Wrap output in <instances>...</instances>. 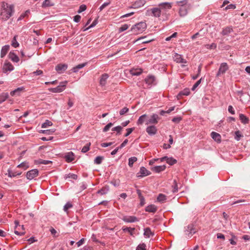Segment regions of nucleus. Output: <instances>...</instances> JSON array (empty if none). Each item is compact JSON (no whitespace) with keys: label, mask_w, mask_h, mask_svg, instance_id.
I'll list each match as a JSON object with an SVG mask.
<instances>
[{"label":"nucleus","mask_w":250,"mask_h":250,"mask_svg":"<svg viewBox=\"0 0 250 250\" xmlns=\"http://www.w3.org/2000/svg\"><path fill=\"white\" fill-rule=\"evenodd\" d=\"M233 32V29L231 26H227L224 28L221 32V34L223 36L229 35Z\"/></svg>","instance_id":"20"},{"label":"nucleus","mask_w":250,"mask_h":250,"mask_svg":"<svg viewBox=\"0 0 250 250\" xmlns=\"http://www.w3.org/2000/svg\"><path fill=\"white\" fill-rule=\"evenodd\" d=\"M157 199L158 202H164L167 200V197L165 195L160 193L158 195Z\"/></svg>","instance_id":"39"},{"label":"nucleus","mask_w":250,"mask_h":250,"mask_svg":"<svg viewBox=\"0 0 250 250\" xmlns=\"http://www.w3.org/2000/svg\"><path fill=\"white\" fill-rule=\"evenodd\" d=\"M190 94V91L188 88H185L183 90L180 91L178 94L177 97L178 99L182 98L183 95L188 96Z\"/></svg>","instance_id":"31"},{"label":"nucleus","mask_w":250,"mask_h":250,"mask_svg":"<svg viewBox=\"0 0 250 250\" xmlns=\"http://www.w3.org/2000/svg\"><path fill=\"white\" fill-rule=\"evenodd\" d=\"M108 77L109 75L106 73H104L101 76L100 80V83L102 86H104L105 85L106 80Z\"/></svg>","instance_id":"27"},{"label":"nucleus","mask_w":250,"mask_h":250,"mask_svg":"<svg viewBox=\"0 0 250 250\" xmlns=\"http://www.w3.org/2000/svg\"><path fill=\"white\" fill-rule=\"evenodd\" d=\"M67 177L69 178H71V179H73L74 180H76L78 178V176H77V175H76L75 174L69 173L67 175Z\"/></svg>","instance_id":"64"},{"label":"nucleus","mask_w":250,"mask_h":250,"mask_svg":"<svg viewBox=\"0 0 250 250\" xmlns=\"http://www.w3.org/2000/svg\"><path fill=\"white\" fill-rule=\"evenodd\" d=\"M72 207V205L70 202H67L63 207V210L65 211H67V210L71 208Z\"/></svg>","instance_id":"57"},{"label":"nucleus","mask_w":250,"mask_h":250,"mask_svg":"<svg viewBox=\"0 0 250 250\" xmlns=\"http://www.w3.org/2000/svg\"><path fill=\"white\" fill-rule=\"evenodd\" d=\"M52 124H52V123L51 121L47 120L45 121V122L44 123H43L42 124V128H45V127H47L48 126H51L52 125Z\"/></svg>","instance_id":"50"},{"label":"nucleus","mask_w":250,"mask_h":250,"mask_svg":"<svg viewBox=\"0 0 250 250\" xmlns=\"http://www.w3.org/2000/svg\"><path fill=\"white\" fill-rule=\"evenodd\" d=\"M159 117L157 114H153L147 121L146 124H156L158 122Z\"/></svg>","instance_id":"11"},{"label":"nucleus","mask_w":250,"mask_h":250,"mask_svg":"<svg viewBox=\"0 0 250 250\" xmlns=\"http://www.w3.org/2000/svg\"><path fill=\"white\" fill-rule=\"evenodd\" d=\"M172 192L175 193L178 191V184L176 180H174L173 185L172 186Z\"/></svg>","instance_id":"43"},{"label":"nucleus","mask_w":250,"mask_h":250,"mask_svg":"<svg viewBox=\"0 0 250 250\" xmlns=\"http://www.w3.org/2000/svg\"><path fill=\"white\" fill-rule=\"evenodd\" d=\"M122 129L123 127L121 126L118 125L117 126L112 128V130L116 131L117 134H119L121 133V131H122Z\"/></svg>","instance_id":"53"},{"label":"nucleus","mask_w":250,"mask_h":250,"mask_svg":"<svg viewBox=\"0 0 250 250\" xmlns=\"http://www.w3.org/2000/svg\"><path fill=\"white\" fill-rule=\"evenodd\" d=\"M67 68V64L65 63H59L55 67V70L58 73H63Z\"/></svg>","instance_id":"10"},{"label":"nucleus","mask_w":250,"mask_h":250,"mask_svg":"<svg viewBox=\"0 0 250 250\" xmlns=\"http://www.w3.org/2000/svg\"><path fill=\"white\" fill-rule=\"evenodd\" d=\"M67 83V81L62 82L56 87L49 88V91L53 93H60L65 89Z\"/></svg>","instance_id":"4"},{"label":"nucleus","mask_w":250,"mask_h":250,"mask_svg":"<svg viewBox=\"0 0 250 250\" xmlns=\"http://www.w3.org/2000/svg\"><path fill=\"white\" fill-rule=\"evenodd\" d=\"M145 82L149 86V87L156 84L155 78L152 75L147 76L145 79Z\"/></svg>","instance_id":"7"},{"label":"nucleus","mask_w":250,"mask_h":250,"mask_svg":"<svg viewBox=\"0 0 250 250\" xmlns=\"http://www.w3.org/2000/svg\"><path fill=\"white\" fill-rule=\"evenodd\" d=\"M166 168V165L163 166H155L154 167H151V169L154 172L156 173H159L161 171H164Z\"/></svg>","instance_id":"21"},{"label":"nucleus","mask_w":250,"mask_h":250,"mask_svg":"<svg viewBox=\"0 0 250 250\" xmlns=\"http://www.w3.org/2000/svg\"><path fill=\"white\" fill-rule=\"evenodd\" d=\"M129 26L127 24H125L123 25L121 27H120L119 28V32L120 33H121L122 32H123V31L127 30Z\"/></svg>","instance_id":"55"},{"label":"nucleus","mask_w":250,"mask_h":250,"mask_svg":"<svg viewBox=\"0 0 250 250\" xmlns=\"http://www.w3.org/2000/svg\"><path fill=\"white\" fill-rule=\"evenodd\" d=\"M110 4V1L109 0L104 3L99 8L100 11H102L105 7L108 6Z\"/></svg>","instance_id":"54"},{"label":"nucleus","mask_w":250,"mask_h":250,"mask_svg":"<svg viewBox=\"0 0 250 250\" xmlns=\"http://www.w3.org/2000/svg\"><path fill=\"white\" fill-rule=\"evenodd\" d=\"M9 59L13 62H18L19 61L18 56L14 52H10L8 55Z\"/></svg>","instance_id":"29"},{"label":"nucleus","mask_w":250,"mask_h":250,"mask_svg":"<svg viewBox=\"0 0 250 250\" xmlns=\"http://www.w3.org/2000/svg\"><path fill=\"white\" fill-rule=\"evenodd\" d=\"M86 9V6L84 4H82L79 7V9L78 11L79 13H81L83 11H84Z\"/></svg>","instance_id":"61"},{"label":"nucleus","mask_w":250,"mask_h":250,"mask_svg":"<svg viewBox=\"0 0 250 250\" xmlns=\"http://www.w3.org/2000/svg\"><path fill=\"white\" fill-rule=\"evenodd\" d=\"M12 45L13 47L15 48H17L19 46V43L16 40V36H15L12 41Z\"/></svg>","instance_id":"59"},{"label":"nucleus","mask_w":250,"mask_h":250,"mask_svg":"<svg viewBox=\"0 0 250 250\" xmlns=\"http://www.w3.org/2000/svg\"><path fill=\"white\" fill-rule=\"evenodd\" d=\"M151 174L150 172L147 170L145 167H142L140 168V170L139 173L137 174L138 177H143L144 176H146L149 175Z\"/></svg>","instance_id":"15"},{"label":"nucleus","mask_w":250,"mask_h":250,"mask_svg":"<svg viewBox=\"0 0 250 250\" xmlns=\"http://www.w3.org/2000/svg\"><path fill=\"white\" fill-rule=\"evenodd\" d=\"M146 28V24L145 22L138 23L131 28L130 31L132 34L137 35L142 33Z\"/></svg>","instance_id":"2"},{"label":"nucleus","mask_w":250,"mask_h":250,"mask_svg":"<svg viewBox=\"0 0 250 250\" xmlns=\"http://www.w3.org/2000/svg\"><path fill=\"white\" fill-rule=\"evenodd\" d=\"M9 97L8 93H2L0 94V104L4 102Z\"/></svg>","instance_id":"36"},{"label":"nucleus","mask_w":250,"mask_h":250,"mask_svg":"<svg viewBox=\"0 0 250 250\" xmlns=\"http://www.w3.org/2000/svg\"><path fill=\"white\" fill-rule=\"evenodd\" d=\"M143 72L141 69H133L130 70V73L133 76H139Z\"/></svg>","instance_id":"33"},{"label":"nucleus","mask_w":250,"mask_h":250,"mask_svg":"<svg viewBox=\"0 0 250 250\" xmlns=\"http://www.w3.org/2000/svg\"><path fill=\"white\" fill-rule=\"evenodd\" d=\"M136 250H146V245L144 243L139 244L136 248Z\"/></svg>","instance_id":"56"},{"label":"nucleus","mask_w":250,"mask_h":250,"mask_svg":"<svg viewBox=\"0 0 250 250\" xmlns=\"http://www.w3.org/2000/svg\"><path fill=\"white\" fill-rule=\"evenodd\" d=\"M86 63H83L79 64L77 65V66H76L75 67H74L72 68V70L74 72H77L78 71L79 69L83 68V67H84L86 65Z\"/></svg>","instance_id":"37"},{"label":"nucleus","mask_w":250,"mask_h":250,"mask_svg":"<svg viewBox=\"0 0 250 250\" xmlns=\"http://www.w3.org/2000/svg\"><path fill=\"white\" fill-rule=\"evenodd\" d=\"M10 48V46L8 45L3 46L1 50L0 57L3 58L7 53Z\"/></svg>","instance_id":"30"},{"label":"nucleus","mask_w":250,"mask_h":250,"mask_svg":"<svg viewBox=\"0 0 250 250\" xmlns=\"http://www.w3.org/2000/svg\"><path fill=\"white\" fill-rule=\"evenodd\" d=\"M129 109L126 107H125L120 110V114L121 115H123L127 113Z\"/></svg>","instance_id":"62"},{"label":"nucleus","mask_w":250,"mask_h":250,"mask_svg":"<svg viewBox=\"0 0 250 250\" xmlns=\"http://www.w3.org/2000/svg\"><path fill=\"white\" fill-rule=\"evenodd\" d=\"M146 117V114L143 115L141 116L137 121V125H142L145 122V119Z\"/></svg>","instance_id":"44"},{"label":"nucleus","mask_w":250,"mask_h":250,"mask_svg":"<svg viewBox=\"0 0 250 250\" xmlns=\"http://www.w3.org/2000/svg\"><path fill=\"white\" fill-rule=\"evenodd\" d=\"M113 125V124L112 123H108L103 128V132H105L108 131L109 128Z\"/></svg>","instance_id":"58"},{"label":"nucleus","mask_w":250,"mask_h":250,"mask_svg":"<svg viewBox=\"0 0 250 250\" xmlns=\"http://www.w3.org/2000/svg\"><path fill=\"white\" fill-rule=\"evenodd\" d=\"M109 186H105L103 187L101 189L99 190L97 192V193L101 195H103L106 194L109 191Z\"/></svg>","instance_id":"28"},{"label":"nucleus","mask_w":250,"mask_h":250,"mask_svg":"<svg viewBox=\"0 0 250 250\" xmlns=\"http://www.w3.org/2000/svg\"><path fill=\"white\" fill-rule=\"evenodd\" d=\"M201 80L202 79H200L195 83L191 88L192 91H194L199 86V85L201 83Z\"/></svg>","instance_id":"60"},{"label":"nucleus","mask_w":250,"mask_h":250,"mask_svg":"<svg viewBox=\"0 0 250 250\" xmlns=\"http://www.w3.org/2000/svg\"><path fill=\"white\" fill-rule=\"evenodd\" d=\"M157 129L156 127L154 125H150L147 127L146 128V132L149 135H154L156 134Z\"/></svg>","instance_id":"19"},{"label":"nucleus","mask_w":250,"mask_h":250,"mask_svg":"<svg viewBox=\"0 0 250 250\" xmlns=\"http://www.w3.org/2000/svg\"><path fill=\"white\" fill-rule=\"evenodd\" d=\"M167 163L172 166L177 163V160L173 158H167Z\"/></svg>","instance_id":"47"},{"label":"nucleus","mask_w":250,"mask_h":250,"mask_svg":"<svg viewBox=\"0 0 250 250\" xmlns=\"http://www.w3.org/2000/svg\"><path fill=\"white\" fill-rule=\"evenodd\" d=\"M146 36L141 37V38L138 39L136 40V42L139 41V40H143V41L142 42V43H149V42H151V41H152L153 40L152 39H151V40H146Z\"/></svg>","instance_id":"51"},{"label":"nucleus","mask_w":250,"mask_h":250,"mask_svg":"<svg viewBox=\"0 0 250 250\" xmlns=\"http://www.w3.org/2000/svg\"><path fill=\"white\" fill-rule=\"evenodd\" d=\"M14 223L15 225V231H14L15 233L17 235H20V236L24 235L25 233L24 231H23L20 232L18 230H16V229H20L18 228V227H19V228H21V229L23 230H24L23 225L21 226L19 224V222L18 220H15L14 222Z\"/></svg>","instance_id":"12"},{"label":"nucleus","mask_w":250,"mask_h":250,"mask_svg":"<svg viewBox=\"0 0 250 250\" xmlns=\"http://www.w3.org/2000/svg\"><path fill=\"white\" fill-rule=\"evenodd\" d=\"M176 4L178 6H180V7L190 4L188 3V0H181V1H177L176 2Z\"/></svg>","instance_id":"35"},{"label":"nucleus","mask_w":250,"mask_h":250,"mask_svg":"<svg viewBox=\"0 0 250 250\" xmlns=\"http://www.w3.org/2000/svg\"><path fill=\"white\" fill-rule=\"evenodd\" d=\"M122 230L124 232H128L130 235L133 236V231L135 230V228H132L130 227H123L122 228Z\"/></svg>","instance_id":"34"},{"label":"nucleus","mask_w":250,"mask_h":250,"mask_svg":"<svg viewBox=\"0 0 250 250\" xmlns=\"http://www.w3.org/2000/svg\"><path fill=\"white\" fill-rule=\"evenodd\" d=\"M211 138L217 143H220L221 141V135L215 132H212L211 133Z\"/></svg>","instance_id":"22"},{"label":"nucleus","mask_w":250,"mask_h":250,"mask_svg":"<svg viewBox=\"0 0 250 250\" xmlns=\"http://www.w3.org/2000/svg\"><path fill=\"white\" fill-rule=\"evenodd\" d=\"M161 11H163V14L165 13L166 12L171 9L172 7V3L170 2H162L158 5Z\"/></svg>","instance_id":"6"},{"label":"nucleus","mask_w":250,"mask_h":250,"mask_svg":"<svg viewBox=\"0 0 250 250\" xmlns=\"http://www.w3.org/2000/svg\"><path fill=\"white\" fill-rule=\"evenodd\" d=\"M90 146H91V143H88L86 144V145L84 146L82 148V152L83 153L87 152L89 150V148H90Z\"/></svg>","instance_id":"49"},{"label":"nucleus","mask_w":250,"mask_h":250,"mask_svg":"<svg viewBox=\"0 0 250 250\" xmlns=\"http://www.w3.org/2000/svg\"><path fill=\"white\" fill-rule=\"evenodd\" d=\"M173 58L174 61L177 63H187L186 60L182 58L181 55H180L178 53H175L174 56L173 57Z\"/></svg>","instance_id":"16"},{"label":"nucleus","mask_w":250,"mask_h":250,"mask_svg":"<svg viewBox=\"0 0 250 250\" xmlns=\"http://www.w3.org/2000/svg\"><path fill=\"white\" fill-rule=\"evenodd\" d=\"M154 233L151 230L150 228H146L144 229V235L146 238H149L150 236H153Z\"/></svg>","instance_id":"23"},{"label":"nucleus","mask_w":250,"mask_h":250,"mask_svg":"<svg viewBox=\"0 0 250 250\" xmlns=\"http://www.w3.org/2000/svg\"><path fill=\"white\" fill-rule=\"evenodd\" d=\"M8 175L9 177H16L17 175H20L21 174V172H18L16 171H12L10 170H8Z\"/></svg>","instance_id":"41"},{"label":"nucleus","mask_w":250,"mask_h":250,"mask_svg":"<svg viewBox=\"0 0 250 250\" xmlns=\"http://www.w3.org/2000/svg\"><path fill=\"white\" fill-rule=\"evenodd\" d=\"M14 12V6L13 4H9L5 2H1L0 16L2 20H8L13 15Z\"/></svg>","instance_id":"1"},{"label":"nucleus","mask_w":250,"mask_h":250,"mask_svg":"<svg viewBox=\"0 0 250 250\" xmlns=\"http://www.w3.org/2000/svg\"><path fill=\"white\" fill-rule=\"evenodd\" d=\"M239 119L241 121V122L243 124H247L249 123V119L243 114H239Z\"/></svg>","instance_id":"32"},{"label":"nucleus","mask_w":250,"mask_h":250,"mask_svg":"<svg viewBox=\"0 0 250 250\" xmlns=\"http://www.w3.org/2000/svg\"><path fill=\"white\" fill-rule=\"evenodd\" d=\"M38 170L37 169H33L27 172L26 177L29 180H32L38 176Z\"/></svg>","instance_id":"8"},{"label":"nucleus","mask_w":250,"mask_h":250,"mask_svg":"<svg viewBox=\"0 0 250 250\" xmlns=\"http://www.w3.org/2000/svg\"><path fill=\"white\" fill-rule=\"evenodd\" d=\"M134 130V127L129 128L126 129V133L125 134V136L127 137Z\"/></svg>","instance_id":"63"},{"label":"nucleus","mask_w":250,"mask_h":250,"mask_svg":"<svg viewBox=\"0 0 250 250\" xmlns=\"http://www.w3.org/2000/svg\"><path fill=\"white\" fill-rule=\"evenodd\" d=\"M14 69V66L13 65L9 62H6L4 63L3 66V70L4 72H6L7 71H11Z\"/></svg>","instance_id":"26"},{"label":"nucleus","mask_w":250,"mask_h":250,"mask_svg":"<svg viewBox=\"0 0 250 250\" xmlns=\"http://www.w3.org/2000/svg\"><path fill=\"white\" fill-rule=\"evenodd\" d=\"M24 91V87L22 86L20 87H18L17 89H15L10 92V95L12 96H20L21 92Z\"/></svg>","instance_id":"18"},{"label":"nucleus","mask_w":250,"mask_h":250,"mask_svg":"<svg viewBox=\"0 0 250 250\" xmlns=\"http://www.w3.org/2000/svg\"><path fill=\"white\" fill-rule=\"evenodd\" d=\"M186 232L188 236H191L196 232V229L193 224H189L188 226Z\"/></svg>","instance_id":"17"},{"label":"nucleus","mask_w":250,"mask_h":250,"mask_svg":"<svg viewBox=\"0 0 250 250\" xmlns=\"http://www.w3.org/2000/svg\"><path fill=\"white\" fill-rule=\"evenodd\" d=\"M163 14V11H161L159 6L147 10L146 15L147 16H151L156 18L160 17L161 15Z\"/></svg>","instance_id":"3"},{"label":"nucleus","mask_w":250,"mask_h":250,"mask_svg":"<svg viewBox=\"0 0 250 250\" xmlns=\"http://www.w3.org/2000/svg\"><path fill=\"white\" fill-rule=\"evenodd\" d=\"M54 5V3L51 2L50 0H45L42 4V7L45 8L53 6Z\"/></svg>","instance_id":"38"},{"label":"nucleus","mask_w":250,"mask_h":250,"mask_svg":"<svg viewBox=\"0 0 250 250\" xmlns=\"http://www.w3.org/2000/svg\"><path fill=\"white\" fill-rule=\"evenodd\" d=\"M122 220L126 223H133L139 221V219L134 216H124Z\"/></svg>","instance_id":"14"},{"label":"nucleus","mask_w":250,"mask_h":250,"mask_svg":"<svg viewBox=\"0 0 250 250\" xmlns=\"http://www.w3.org/2000/svg\"><path fill=\"white\" fill-rule=\"evenodd\" d=\"M30 13L29 10H26L24 13L21 14L18 19V21H21L25 17L28 16Z\"/></svg>","instance_id":"48"},{"label":"nucleus","mask_w":250,"mask_h":250,"mask_svg":"<svg viewBox=\"0 0 250 250\" xmlns=\"http://www.w3.org/2000/svg\"><path fill=\"white\" fill-rule=\"evenodd\" d=\"M64 158L67 162H71L73 161L75 159L74 154L72 152H68L65 155Z\"/></svg>","instance_id":"25"},{"label":"nucleus","mask_w":250,"mask_h":250,"mask_svg":"<svg viewBox=\"0 0 250 250\" xmlns=\"http://www.w3.org/2000/svg\"><path fill=\"white\" fill-rule=\"evenodd\" d=\"M229 67L227 63L223 62L220 64L216 77H219L221 74H224L228 70Z\"/></svg>","instance_id":"5"},{"label":"nucleus","mask_w":250,"mask_h":250,"mask_svg":"<svg viewBox=\"0 0 250 250\" xmlns=\"http://www.w3.org/2000/svg\"><path fill=\"white\" fill-rule=\"evenodd\" d=\"M191 7L190 4L180 7L179 13L180 16L184 17L187 15L188 11Z\"/></svg>","instance_id":"13"},{"label":"nucleus","mask_w":250,"mask_h":250,"mask_svg":"<svg viewBox=\"0 0 250 250\" xmlns=\"http://www.w3.org/2000/svg\"><path fill=\"white\" fill-rule=\"evenodd\" d=\"M137 161V157L134 156L129 158L128 159V166L130 167H132L133 164Z\"/></svg>","instance_id":"40"},{"label":"nucleus","mask_w":250,"mask_h":250,"mask_svg":"<svg viewBox=\"0 0 250 250\" xmlns=\"http://www.w3.org/2000/svg\"><path fill=\"white\" fill-rule=\"evenodd\" d=\"M104 160V157L103 156H97L94 160V163L97 165H100L102 163V161Z\"/></svg>","instance_id":"46"},{"label":"nucleus","mask_w":250,"mask_h":250,"mask_svg":"<svg viewBox=\"0 0 250 250\" xmlns=\"http://www.w3.org/2000/svg\"><path fill=\"white\" fill-rule=\"evenodd\" d=\"M157 210V207L154 205H150L146 207L145 210L146 212L155 213Z\"/></svg>","instance_id":"24"},{"label":"nucleus","mask_w":250,"mask_h":250,"mask_svg":"<svg viewBox=\"0 0 250 250\" xmlns=\"http://www.w3.org/2000/svg\"><path fill=\"white\" fill-rule=\"evenodd\" d=\"M28 167V163L26 162H22L18 166V167L22 168L24 170L26 169Z\"/></svg>","instance_id":"45"},{"label":"nucleus","mask_w":250,"mask_h":250,"mask_svg":"<svg viewBox=\"0 0 250 250\" xmlns=\"http://www.w3.org/2000/svg\"><path fill=\"white\" fill-rule=\"evenodd\" d=\"M145 3L146 1L145 0H137L132 4L129 8H139L144 6Z\"/></svg>","instance_id":"9"},{"label":"nucleus","mask_w":250,"mask_h":250,"mask_svg":"<svg viewBox=\"0 0 250 250\" xmlns=\"http://www.w3.org/2000/svg\"><path fill=\"white\" fill-rule=\"evenodd\" d=\"M205 47L208 49H214L217 47V44L215 43H212L211 44H206Z\"/></svg>","instance_id":"52"},{"label":"nucleus","mask_w":250,"mask_h":250,"mask_svg":"<svg viewBox=\"0 0 250 250\" xmlns=\"http://www.w3.org/2000/svg\"><path fill=\"white\" fill-rule=\"evenodd\" d=\"M243 136L239 130L236 131L235 132L234 139L236 141H239Z\"/></svg>","instance_id":"42"}]
</instances>
